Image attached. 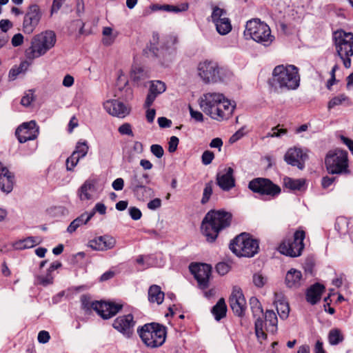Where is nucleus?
Masks as SVG:
<instances>
[{
	"label": "nucleus",
	"mask_w": 353,
	"mask_h": 353,
	"mask_svg": "<svg viewBox=\"0 0 353 353\" xmlns=\"http://www.w3.org/2000/svg\"><path fill=\"white\" fill-rule=\"evenodd\" d=\"M214 159V154L210 150H205L201 156L202 163L205 165H209Z\"/></svg>",
	"instance_id": "obj_53"
},
{
	"label": "nucleus",
	"mask_w": 353,
	"mask_h": 353,
	"mask_svg": "<svg viewBox=\"0 0 353 353\" xmlns=\"http://www.w3.org/2000/svg\"><path fill=\"white\" fill-rule=\"evenodd\" d=\"M88 149L86 141L78 142L75 150L72 153L79 157V158H83L87 154Z\"/></svg>",
	"instance_id": "obj_43"
},
{
	"label": "nucleus",
	"mask_w": 353,
	"mask_h": 353,
	"mask_svg": "<svg viewBox=\"0 0 353 353\" xmlns=\"http://www.w3.org/2000/svg\"><path fill=\"white\" fill-rule=\"evenodd\" d=\"M344 340V336L339 329H332L328 334V341L330 345H336Z\"/></svg>",
	"instance_id": "obj_36"
},
{
	"label": "nucleus",
	"mask_w": 353,
	"mask_h": 353,
	"mask_svg": "<svg viewBox=\"0 0 353 353\" xmlns=\"http://www.w3.org/2000/svg\"><path fill=\"white\" fill-rule=\"evenodd\" d=\"M166 86L165 83L161 81H152L150 90L159 95L165 91Z\"/></svg>",
	"instance_id": "obj_44"
},
{
	"label": "nucleus",
	"mask_w": 353,
	"mask_h": 353,
	"mask_svg": "<svg viewBox=\"0 0 353 353\" xmlns=\"http://www.w3.org/2000/svg\"><path fill=\"white\" fill-rule=\"evenodd\" d=\"M56 41L57 37L52 30H46L35 35L31 41L30 46L25 50L26 58L32 61L44 55L54 46Z\"/></svg>",
	"instance_id": "obj_4"
},
{
	"label": "nucleus",
	"mask_w": 353,
	"mask_h": 353,
	"mask_svg": "<svg viewBox=\"0 0 353 353\" xmlns=\"http://www.w3.org/2000/svg\"><path fill=\"white\" fill-rule=\"evenodd\" d=\"M39 133V126L35 121H30L20 125L16 130L15 135L18 141L23 143L28 141L34 140Z\"/></svg>",
	"instance_id": "obj_16"
},
{
	"label": "nucleus",
	"mask_w": 353,
	"mask_h": 353,
	"mask_svg": "<svg viewBox=\"0 0 353 353\" xmlns=\"http://www.w3.org/2000/svg\"><path fill=\"white\" fill-rule=\"evenodd\" d=\"M112 29L110 27H105L103 29V34L105 37L102 41L103 43L105 46H110L113 43L115 37H112Z\"/></svg>",
	"instance_id": "obj_47"
},
{
	"label": "nucleus",
	"mask_w": 353,
	"mask_h": 353,
	"mask_svg": "<svg viewBox=\"0 0 353 353\" xmlns=\"http://www.w3.org/2000/svg\"><path fill=\"white\" fill-rule=\"evenodd\" d=\"M129 213H130L131 218L135 221L140 219L142 216V213H141V210L136 207L130 208Z\"/></svg>",
	"instance_id": "obj_61"
},
{
	"label": "nucleus",
	"mask_w": 353,
	"mask_h": 353,
	"mask_svg": "<svg viewBox=\"0 0 353 353\" xmlns=\"http://www.w3.org/2000/svg\"><path fill=\"white\" fill-rule=\"evenodd\" d=\"M276 310L281 319H287L290 312L288 303L285 301H279L276 303Z\"/></svg>",
	"instance_id": "obj_40"
},
{
	"label": "nucleus",
	"mask_w": 353,
	"mask_h": 353,
	"mask_svg": "<svg viewBox=\"0 0 353 353\" xmlns=\"http://www.w3.org/2000/svg\"><path fill=\"white\" fill-rule=\"evenodd\" d=\"M131 77L134 81L139 82L148 78L147 72L141 68H135L132 73Z\"/></svg>",
	"instance_id": "obj_41"
},
{
	"label": "nucleus",
	"mask_w": 353,
	"mask_h": 353,
	"mask_svg": "<svg viewBox=\"0 0 353 353\" xmlns=\"http://www.w3.org/2000/svg\"><path fill=\"white\" fill-rule=\"evenodd\" d=\"M216 182L223 191L228 192L232 190L236 185L234 169L231 167H228L222 172L217 173Z\"/></svg>",
	"instance_id": "obj_21"
},
{
	"label": "nucleus",
	"mask_w": 353,
	"mask_h": 353,
	"mask_svg": "<svg viewBox=\"0 0 353 353\" xmlns=\"http://www.w3.org/2000/svg\"><path fill=\"white\" fill-rule=\"evenodd\" d=\"M41 17V12L38 5L34 4L29 7L23 23V31L30 34L38 25Z\"/></svg>",
	"instance_id": "obj_18"
},
{
	"label": "nucleus",
	"mask_w": 353,
	"mask_h": 353,
	"mask_svg": "<svg viewBox=\"0 0 353 353\" xmlns=\"http://www.w3.org/2000/svg\"><path fill=\"white\" fill-rule=\"evenodd\" d=\"M232 215L225 210H210L205 216L201 223L202 234L208 242H214L219 233L229 227Z\"/></svg>",
	"instance_id": "obj_2"
},
{
	"label": "nucleus",
	"mask_w": 353,
	"mask_h": 353,
	"mask_svg": "<svg viewBox=\"0 0 353 353\" xmlns=\"http://www.w3.org/2000/svg\"><path fill=\"white\" fill-rule=\"evenodd\" d=\"M211 312L216 321H220L226 316L227 306L224 299L221 298L218 301L216 305L212 307Z\"/></svg>",
	"instance_id": "obj_30"
},
{
	"label": "nucleus",
	"mask_w": 353,
	"mask_h": 353,
	"mask_svg": "<svg viewBox=\"0 0 353 353\" xmlns=\"http://www.w3.org/2000/svg\"><path fill=\"white\" fill-rule=\"evenodd\" d=\"M348 100V97L345 94H341L330 99V101L328 102L327 108L328 109H332L336 106L342 105L343 103L347 101Z\"/></svg>",
	"instance_id": "obj_42"
},
{
	"label": "nucleus",
	"mask_w": 353,
	"mask_h": 353,
	"mask_svg": "<svg viewBox=\"0 0 353 353\" xmlns=\"http://www.w3.org/2000/svg\"><path fill=\"white\" fill-rule=\"evenodd\" d=\"M223 17H227V12L225 9L221 8L218 6H214L212 8V12L211 14V18L212 22L216 24L217 21H222L223 20Z\"/></svg>",
	"instance_id": "obj_37"
},
{
	"label": "nucleus",
	"mask_w": 353,
	"mask_h": 353,
	"mask_svg": "<svg viewBox=\"0 0 353 353\" xmlns=\"http://www.w3.org/2000/svg\"><path fill=\"white\" fill-rule=\"evenodd\" d=\"M214 25L217 32L221 35H225L232 30L231 21L228 17H223L222 21H217Z\"/></svg>",
	"instance_id": "obj_35"
},
{
	"label": "nucleus",
	"mask_w": 353,
	"mask_h": 353,
	"mask_svg": "<svg viewBox=\"0 0 353 353\" xmlns=\"http://www.w3.org/2000/svg\"><path fill=\"white\" fill-rule=\"evenodd\" d=\"M265 330L272 334L277 330L278 319L275 312L273 310H266L265 314Z\"/></svg>",
	"instance_id": "obj_28"
},
{
	"label": "nucleus",
	"mask_w": 353,
	"mask_h": 353,
	"mask_svg": "<svg viewBox=\"0 0 353 353\" xmlns=\"http://www.w3.org/2000/svg\"><path fill=\"white\" fill-rule=\"evenodd\" d=\"M307 154L299 148H290L285 154L284 159L286 163L292 166H296L300 170L305 167V161Z\"/></svg>",
	"instance_id": "obj_20"
},
{
	"label": "nucleus",
	"mask_w": 353,
	"mask_h": 353,
	"mask_svg": "<svg viewBox=\"0 0 353 353\" xmlns=\"http://www.w3.org/2000/svg\"><path fill=\"white\" fill-rule=\"evenodd\" d=\"M94 188V183L92 181L87 180L81 186L79 190V196L81 201L89 200L91 199L90 191Z\"/></svg>",
	"instance_id": "obj_33"
},
{
	"label": "nucleus",
	"mask_w": 353,
	"mask_h": 353,
	"mask_svg": "<svg viewBox=\"0 0 353 353\" xmlns=\"http://www.w3.org/2000/svg\"><path fill=\"white\" fill-rule=\"evenodd\" d=\"M136 321L131 314L121 315L112 323L113 327L126 337H130L134 332Z\"/></svg>",
	"instance_id": "obj_17"
},
{
	"label": "nucleus",
	"mask_w": 353,
	"mask_h": 353,
	"mask_svg": "<svg viewBox=\"0 0 353 353\" xmlns=\"http://www.w3.org/2000/svg\"><path fill=\"white\" fill-rule=\"evenodd\" d=\"M23 36L21 33L16 34L13 36L11 40L12 45L14 47H18L23 44Z\"/></svg>",
	"instance_id": "obj_58"
},
{
	"label": "nucleus",
	"mask_w": 353,
	"mask_h": 353,
	"mask_svg": "<svg viewBox=\"0 0 353 353\" xmlns=\"http://www.w3.org/2000/svg\"><path fill=\"white\" fill-rule=\"evenodd\" d=\"M179 142V140L176 137H171L168 143V151L171 153L175 152L177 149Z\"/></svg>",
	"instance_id": "obj_56"
},
{
	"label": "nucleus",
	"mask_w": 353,
	"mask_h": 353,
	"mask_svg": "<svg viewBox=\"0 0 353 353\" xmlns=\"http://www.w3.org/2000/svg\"><path fill=\"white\" fill-rule=\"evenodd\" d=\"M76 13L78 17H81L85 11V4L83 0H77L76 2Z\"/></svg>",
	"instance_id": "obj_64"
},
{
	"label": "nucleus",
	"mask_w": 353,
	"mask_h": 353,
	"mask_svg": "<svg viewBox=\"0 0 353 353\" xmlns=\"http://www.w3.org/2000/svg\"><path fill=\"white\" fill-rule=\"evenodd\" d=\"M305 238V231L296 230L292 236H287L282 241L279 247V252L290 257L301 256L305 247L303 243Z\"/></svg>",
	"instance_id": "obj_11"
},
{
	"label": "nucleus",
	"mask_w": 353,
	"mask_h": 353,
	"mask_svg": "<svg viewBox=\"0 0 353 353\" xmlns=\"http://www.w3.org/2000/svg\"><path fill=\"white\" fill-rule=\"evenodd\" d=\"M164 299V292L159 285H153L148 290V300L151 303L161 304Z\"/></svg>",
	"instance_id": "obj_29"
},
{
	"label": "nucleus",
	"mask_w": 353,
	"mask_h": 353,
	"mask_svg": "<svg viewBox=\"0 0 353 353\" xmlns=\"http://www.w3.org/2000/svg\"><path fill=\"white\" fill-rule=\"evenodd\" d=\"M34 99L33 93L30 90L28 93L26 94L21 100V104L23 106H28L30 105Z\"/></svg>",
	"instance_id": "obj_60"
},
{
	"label": "nucleus",
	"mask_w": 353,
	"mask_h": 353,
	"mask_svg": "<svg viewBox=\"0 0 353 353\" xmlns=\"http://www.w3.org/2000/svg\"><path fill=\"white\" fill-rule=\"evenodd\" d=\"M213 185L212 181H210L205 183V188L203 192V196L201 200V203L203 205L206 204L209 201L213 192Z\"/></svg>",
	"instance_id": "obj_38"
},
{
	"label": "nucleus",
	"mask_w": 353,
	"mask_h": 353,
	"mask_svg": "<svg viewBox=\"0 0 353 353\" xmlns=\"http://www.w3.org/2000/svg\"><path fill=\"white\" fill-rule=\"evenodd\" d=\"M324 290L325 287L319 283L311 285L306 291L305 297L307 301L312 305L317 303L320 301Z\"/></svg>",
	"instance_id": "obj_25"
},
{
	"label": "nucleus",
	"mask_w": 353,
	"mask_h": 353,
	"mask_svg": "<svg viewBox=\"0 0 353 353\" xmlns=\"http://www.w3.org/2000/svg\"><path fill=\"white\" fill-rule=\"evenodd\" d=\"M150 151L157 158H161L164 154L163 148L161 145L158 144L152 145L150 147Z\"/></svg>",
	"instance_id": "obj_54"
},
{
	"label": "nucleus",
	"mask_w": 353,
	"mask_h": 353,
	"mask_svg": "<svg viewBox=\"0 0 353 353\" xmlns=\"http://www.w3.org/2000/svg\"><path fill=\"white\" fill-rule=\"evenodd\" d=\"M284 185L289 190L301 191L305 188V180L303 179H294L286 176L284 178Z\"/></svg>",
	"instance_id": "obj_31"
},
{
	"label": "nucleus",
	"mask_w": 353,
	"mask_h": 353,
	"mask_svg": "<svg viewBox=\"0 0 353 353\" xmlns=\"http://www.w3.org/2000/svg\"><path fill=\"white\" fill-rule=\"evenodd\" d=\"M26 65V62H22L19 67L12 68L9 72V77L12 79H14L20 73L23 72L24 67Z\"/></svg>",
	"instance_id": "obj_52"
},
{
	"label": "nucleus",
	"mask_w": 353,
	"mask_h": 353,
	"mask_svg": "<svg viewBox=\"0 0 353 353\" xmlns=\"http://www.w3.org/2000/svg\"><path fill=\"white\" fill-rule=\"evenodd\" d=\"M197 71L199 77L206 84L221 81L224 76L223 68L212 60L206 59L199 62Z\"/></svg>",
	"instance_id": "obj_12"
},
{
	"label": "nucleus",
	"mask_w": 353,
	"mask_h": 353,
	"mask_svg": "<svg viewBox=\"0 0 353 353\" xmlns=\"http://www.w3.org/2000/svg\"><path fill=\"white\" fill-rule=\"evenodd\" d=\"M325 164L330 174L349 173L347 152L345 150L335 149L330 151L325 157Z\"/></svg>",
	"instance_id": "obj_10"
},
{
	"label": "nucleus",
	"mask_w": 353,
	"mask_h": 353,
	"mask_svg": "<svg viewBox=\"0 0 353 353\" xmlns=\"http://www.w3.org/2000/svg\"><path fill=\"white\" fill-rule=\"evenodd\" d=\"M263 324H264V322L262 320V319H261L260 317H259L255 321V323H254L255 334H256V337L259 339L265 340L267 338V334L263 330Z\"/></svg>",
	"instance_id": "obj_39"
},
{
	"label": "nucleus",
	"mask_w": 353,
	"mask_h": 353,
	"mask_svg": "<svg viewBox=\"0 0 353 353\" xmlns=\"http://www.w3.org/2000/svg\"><path fill=\"white\" fill-rule=\"evenodd\" d=\"M189 110L191 117L198 122L203 121V114L197 110H194L190 105H189Z\"/></svg>",
	"instance_id": "obj_57"
},
{
	"label": "nucleus",
	"mask_w": 353,
	"mask_h": 353,
	"mask_svg": "<svg viewBox=\"0 0 353 353\" xmlns=\"http://www.w3.org/2000/svg\"><path fill=\"white\" fill-rule=\"evenodd\" d=\"M190 270L197 281L201 289L203 290L208 287L212 272V268L210 265L205 263H192L190 265Z\"/></svg>",
	"instance_id": "obj_15"
},
{
	"label": "nucleus",
	"mask_w": 353,
	"mask_h": 353,
	"mask_svg": "<svg viewBox=\"0 0 353 353\" xmlns=\"http://www.w3.org/2000/svg\"><path fill=\"white\" fill-rule=\"evenodd\" d=\"M201 110L210 118L218 121L228 119L233 114L236 103L226 99L223 94H204L199 102Z\"/></svg>",
	"instance_id": "obj_1"
},
{
	"label": "nucleus",
	"mask_w": 353,
	"mask_h": 353,
	"mask_svg": "<svg viewBox=\"0 0 353 353\" xmlns=\"http://www.w3.org/2000/svg\"><path fill=\"white\" fill-rule=\"evenodd\" d=\"M288 130L285 128H279V125L272 128V132H268L266 137H280L286 134Z\"/></svg>",
	"instance_id": "obj_50"
},
{
	"label": "nucleus",
	"mask_w": 353,
	"mask_h": 353,
	"mask_svg": "<svg viewBox=\"0 0 353 353\" xmlns=\"http://www.w3.org/2000/svg\"><path fill=\"white\" fill-rule=\"evenodd\" d=\"M248 188L254 193L259 194L261 196H265L268 199H272L280 194L281 188L274 183L271 180L265 178H255L250 181Z\"/></svg>",
	"instance_id": "obj_13"
},
{
	"label": "nucleus",
	"mask_w": 353,
	"mask_h": 353,
	"mask_svg": "<svg viewBox=\"0 0 353 353\" xmlns=\"http://www.w3.org/2000/svg\"><path fill=\"white\" fill-rule=\"evenodd\" d=\"M50 339V334L46 330L40 331L38 334L37 339L40 343H46L49 341Z\"/></svg>",
	"instance_id": "obj_59"
},
{
	"label": "nucleus",
	"mask_w": 353,
	"mask_h": 353,
	"mask_svg": "<svg viewBox=\"0 0 353 353\" xmlns=\"http://www.w3.org/2000/svg\"><path fill=\"white\" fill-rule=\"evenodd\" d=\"M252 282L256 288H261L267 283V278L261 273L257 272L253 274Z\"/></svg>",
	"instance_id": "obj_46"
},
{
	"label": "nucleus",
	"mask_w": 353,
	"mask_h": 353,
	"mask_svg": "<svg viewBox=\"0 0 353 353\" xmlns=\"http://www.w3.org/2000/svg\"><path fill=\"white\" fill-rule=\"evenodd\" d=\"M94 214V211L82 213L70 223L67 228V232L70 234L74 232L79 227L85 225L92 218Z\"/></svg>",
	"instance_id": "obj_27"
},
{
	"label": "nucleus",
	"mask_w": 353,
	"mask_h": 353,
	"mask_svg": "<svg viewBox=\"0 0 353 353\" xmlns=\"http://www.w3.org/2000/svg\"><path fill=\"white\" fill-rule=\"evenodd\" d=\"M65 1V0H53L50 10V14L52 15L54 13H57Z\"/></svg>",
	"instance_id": "obj_63"
},
{
	"label": "nucleus",
	"mask_w": 353,
	"mask_h": 353,
	"mask_svg": "<svg viewBox=\"0 0 353 353\" xmlns=\"http://www.w3.org/2000/svg\"><path fill=\"white\" fill-rule=\"evenodd\" d=\"M250 304L254 316L263 312L262 305L260 301L256 297H252L250 299Z\"/></svg>",
	"instance_id": "obj_45"
},
{
	"label": "nucleus",
	"mask_w": 353,
	"mask_h": 353,
	"mask_svg": "<svg viewBox=\"0 0 353 353\" xmlns=\"http://www.w3.org/2000/svg\"><path fill=\"white\" fill-rule=\"evenodd\" d=\"M230 265L225 262L218 263L216 265V270L220 275H225L230 270Z\"/></svg>",
	"instance_id": "obj_51"
},
{
	"label": "nucleus",
	"mask_w": 353,
	"mask_h": 353,
	"mask_svg": "<svg viewBox=\"0 0 353 353\" xmlns=\"http://www.w3.org/2000/svg\"><path fill=\"white\" fill-rule=\"evenodd\" d=\"M81 307L86 313L95 311L103 319H109L119 313L123 305L112 301H92L89 294H83L80 298Z\"/></svg>",
	"instance_id": "obj_3"
},
{
	"label": "nucleus",
	"mask_w": 353,
	"mask_h": 353,
	"mask_svg": "<svg viewBox=\"0 0 353 353\" xmlns=\"http://www.w3.org/2000/svg\"><path fill=\"white\" fill-rule=\"evenodd\" d=\"M243 36L246 40L252 39L264 46H270L274 40L269 26L259 19L247 21Z\"/></svg>",
	"instance_id": "obj_5"
},
{
	"label": "nucleus",
	"mask_w": 353,
	"mask_h": 353,
	"mask_svg": "<svg viewBox=\"0 0 353 353\" xmlns=\"http://www.w3.org/2000/svg\"><path fill=\"white\" fill-rule=\"evenodd\" d=\"M88 244L92 250L105 251L115 246L116 239L112 236L103 235L90 241Z\"/></svg>",
	"instance_id": "obj_23"
},
{
	"label": "nucleus",
	"mask_w": 353,
	"mask_h": 353,
	"mask_svg": "<svg viewBox=\"0 0 353 353\" xmlns=\"http://www.w3.org/2000/svg\"><path fill=\"white\" fill-rule=\"evenodd\" d=\"M80 159L81 158H79V157L72 153V154L66 159L65 165L67 170L72 171L74 168L77 165Z\"/></svg>",
	"instance_id": "obj_49"
},
{
	"label": "nucleus",
	"mask_w": 353,
	"mask_h": 353,
	"mask_svg": "<svg viewBox=\"0 0 353 353\" xmlns=\"http://www.w3.org/2000/svg\"><path fill=\"white\" fill-rule=\"evenodd\" d=\"M157 96V94H154L149 90V92L146 97V99L144 103V107L147 108H150L152 105Z\"/></svg>",
	"instance_id": "obj_62"
},
{
	"label": "nucleus",
	"mask_w": 353,
	"mask_h": 353,
	"mask_svg": "<svg viewBox=\"0 0 353 353\" xmlns=\"http://www.w3.org/2000/svg\"><path fill=\"white\" fill-rule=\"evenodd\" d=\"M302 273L300 270L291 268L285 275V284L290 288H298L303 281Z\"/></svg>",
	"instance_id": "obj_26"
},
{
	"label": "nucleus",
	"mask_w": 353,
	"mask_h": 353,
	"mask_svg": "<svg viewBox=\"0 0 353 353\" xmlns=\"http://www.w3.org/2000/svg\"><path fill=\"white\" fill-rule=\"evenodd\" d=\"M14 175L0 162V189L2 192L10 193L14 185Z\"/></svg>",
	"instance_id": "obj_24"
},
{
	"label": "nucleus",
	"mask_w": 353,
	"mask_h": 353,
	"mask_svg": "<svg viewBox=\"0 0 353 353\" xmlns=\"http://www.w3.org/2000/svg\"><path fill=\"white\" fill-rule=\"evenodd\" d=\"M259 248L258 241L245 233L235 237L230 243V249L238 256L252 257Z\"/></svg>",
	"instance_id": "obj_9"
},
{
	"label": "nucleus",
	"mask_w": 353,
	"mask_h": 353,
	"mask_svg": "<svg viewBox=\"0 0 353 353\" xmlns=\"http://www.w3.org/2000/svg\"><path fill=\"white\" fill-rule=\"evenodd\" d=\"M37 280L39 284L46 286L53 283V276L52 273L48 270L46 275L37 276Z\"/></svg>",
	"instance_id": "obj_48"
},
{
	"label": "nucleus",
	"mask_w": 353,
	"mask_h": 353,
	"mask_svg": "<svg viewBox=\"0 0 353 353\" xmlns=\"http://www.w3.org/2000/svg\"><path fill=\"white\" fill-rule=\"evenodd\" d=\"M272 81L281 89L295 90L300 83L299 70L293 65H277L272 72Z\"/></svg>",
	"instance_id": "obj_6"
},
{
	"label": "nucleus",
	"mask_w": 353,
	"mask_h": 353,
	"mask_svg": "<svg viewBox=\"0 0 353 353\" xmlns=\"http://www.w3.org/2000/svg\"><path fill=\"white\" fill-rule=\"evenodd\" d=\"M335 48L338 56L343 61L345 68L351 67V59L353 56V33L344 30H338L334 34Z\"/></svg>",
	"instance_id": "obj_8"
},
{
	"label": "nucleus",
	"mask_w": 353,
	"mask_h": 353,
	"mask_svg": "<svg viewBox=\"0 0 353 353\" xmlns=\"http://www.w3.org/2000/svg\"><path fill=\"white\" fill-rule=\"evenodd\" d=\"M105 110L111 115L119 118H124L128 116L131 108L119 100H108L103 104Z\"/></svg>",
	"instance_id": "obj_22"
},
{
	"label": "nucleus",
	"mask_w": 353,
	"mask_h": 353,
	"mask_svg": "<svg viewBox=\"0 0 353 353\" xmlns=\"http://www.w3.org/2000/svg\"><path fill=\"white\" fill-rule=\"evenodd\" d=\"M137 332L143 343L151 348L161 346L167 335L166 327L158 323H146L138 327Z\"/></svg>",
	"instance_id": "obj_7"
},
{
	"label": "nucleus",
	"mask_w": 353,
	"mask_h": 353,
	"mask_svg": "<svg viewBox=\"0 0 353 353\" xmlns=\"http://www.w3.org/2000/svg\"><path fill=\"white\" fill-rule=\"evenodd\" d=\"M118 131L121 134H125L133 137L132 127L130 123H123L119 128Z\"/></svg>",
	"instance_id": "obj_55"
},
{
	"label": "nucleus",
	"mask_w": 353,
	"mask_h": 353,
	"mask_svg": "<svg viewBox=\"0 0 353 353\" xmlns=\"http://www.w3.org/2000/svg\"><path fill=\"white\" fill-rule=\"evenodd\" d=\"M188 3H182L181 6H173V5H155L153 6V9L154 10H162L167 12H181L188 10Z\"/></svg>",
	"instance_id": "obj_34"
},
{
	"label": "nucleus",
	"mask_w": 353,
	"mask_h": 353,
	"mask_svg": "<svg viewBox=\"0 0 353 353\" xmlns=\"http://www.w3.org/2000/svg\"><path fill=\"white\" fill-rule=\"evenodd\" d=\"M230 306L238 316L244 315L246 309V301L242 290L237 287H234L229 299Z\"/></svg>",
	"instance_id": "obj_19"
},
{
	"label": "nucleus",
	"mask_w": 353,
	"mask_h": 353,
	"mask_svg": "<svg viewBox=\"0 0 353 353\" xmlns=\"http://www.w3.org/2000/svg\"><path fill=\"white\" fill-rule=\"evenodd\" d=\"M38 243L39 242L37 241L35 237L29 236L26 239L15 241L12 244V246L15 250H25L31 248Z\"/></svg>",
	"instance_id": "obj_32"
},
{
	"label": "nucleus",
	"mask_w": 353,
	"mask_h": 353,
	"mask_svg": "<svg viewBox=\"0 0 353 353\" xmlns=\"http://www.w3.org/2000/svg\"><path fill=\"white\" fill-rule=\"evenodd\" d=\"M148 183L149 175L147 173L134 172L130 179V189L139 200L144 201L154 196L153 190L145 185Z\"/></svg>",
	"instance_id": "obj_14"
}]
</instances>
